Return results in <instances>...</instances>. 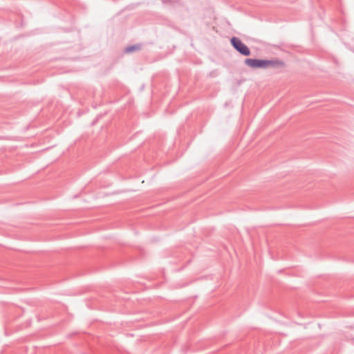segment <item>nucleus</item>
<instances>
[{
	"instance_id": "f257e3e1",
	"label": "nucleus",
	"mask_w": 354,
	"mask_h": 354,
	"mask_svg": "<svg viewBox=\"0 0 354 354\" xmlns=\"http://www.w3.org/2000/svg\"><path fill=\"white\" fill-rule=\"evenodd\" d=\"M230 43L233 48L241 55L244 56H249L250 55V48L239 38L232 37L230 39Z\"/></svg>"
},
{
	"instance_id": "f03ea898",
	"label": "nucleus",
	"mask_w": 354,
	"mask_h": 354,
	"mask_svg": "<svg viewBox=\"0 0 354 354\" xmlns=\"http://www.w3.org/2000/svg\"><path fill=\"white\" fill-rule=\"evenodd\" d=\"M244 63L252 68H266V59L248 58Z\"/></svg>"
},
{
	"instance_id": "7ed1b4c3",
	"label": "nucleus",
	"mask_w": 354,
	"mask_h": 354,
	"mask_svg": "<svg viewBox=\"0 0 354 354\" xmlns=\"http://www.w3.org/2000/svg\"><path fill=\"white\" fill-rule=\"evenodd\" d=\"M285 66L284 62L279 59H266V68L268 67H272L274 68H281Z\"/></svg>"
},
{
	"instance_id": "20e7f679",
	"label": "nucleus",
	"mask_w": 354,
	"mask_h": 354,
	"mask_svg": "<svg viewBox=\"0 0 354 354\" xmlns=\"http://www.w3.org/2000/svg\"><path fill=\"white\" fill-rule=\"evenodd\" d=\"M141 46L142 45L141 44H135V45H132V46H127L125 49H124V52L127 53H133L134 51H136V50H140L141 49Z\"/></svg>"
}]
</instances>
